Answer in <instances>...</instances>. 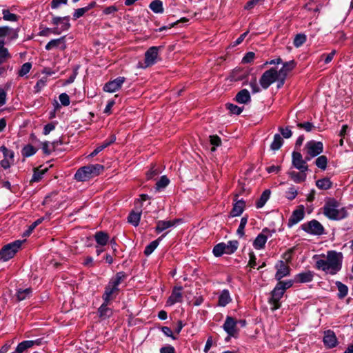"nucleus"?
<instances>
[{
  "label": "nucleus",
  "instance_id": "obj_1",
  "mask_svg": "<svg viewBox=\"0 0 353 353\" xmlns=\"http://www.w3.org/2000/svg\"><path fill=\"white\" fill-rule=\"evenodd\" d=\"M343 259V254L334 250L327 251L326 255L316 254L313 256L315 268L331 275L337 274L341 270Z\"/></svg>",
  "mask_w": 353,
  "mask_h": 353
},
{
  "label": "nucleus",
  "instance_id": "obj_2",
  "mask_svg": "<svg viewBox=\"0 0 353 353\" xmlns=\"http://www.w3.org/2000/svg\"><path fill=\"white\" fill-rule=\"evenodd\" d=\"M23 241L17 240L5 245L0 251V259L7 261L12 259L18 252Z\"/></svg>",
  "mask_w": 353,
  "mask_h": 353
},
{
  "label": "nucleus",
  "instance_id": "obj_3",
  "mask_svg": "<svg viewBox=\"0 0 353 353\" xmlns=\"http://www.w3.org/2000/svg\"><path fill=\"white\" fill-rule=\"evenodd\" d=\"M323 214L330 219H341L343 217L342 212L338 210V203L334 199L327 201L323 207Z\"/></svg>",
  "mask_w": 353,
  "mask_h": 353
},
{
  "label": "nucleus",
  "instance_id": "obj_4",
  "mask_svg": "<svg viewBox=\"0 0 353 353\" xmlns=\"http://www.w3.org/2000/svg\"><path fill=\"white\" fill-rule=\"evenodd\" d=\"M304 150L306 152V160H311L323 152V145L321 141L311 140L305 143Z\"/></svg>",
  "mask_w": 353,
  "mask_h": 353
},
{
  "label": "nucleus",
  "instance_id": "obj_5",
  "mask_svg": "<svg viewBox=\"0 0 353 353\" xmlns=\"http://www.w3.org/2000/svg\"><path fill=\"white\" fill-rule=\"evenodd\" d=\"M301 228L305 232L312 235L320 236L325 233V229L323 225L315 219L303 224Z\"/></svg>",
  "mask_w": 353,
  "mask_h": 353
},
{
  "label": "nucleus",
  "instance_id": "obj_6",
  "mask_svg": "<svg viewBox=\"0 0 353 353\" xmlns=\"http://www.w3.org/2000/svg\"><path fill=\"white\" fill-rule=\"evenodd\" d=\"M69 21V17H54L52 23L56 26V27L52 30V34H60L62 32L68 30L70 27Z\"/></svg>",
  "mask_w": 353,
  "mask_h": 353
},
{
  "label": "nucleus",
  "instance_id": "obj_7",
  "mask_svg": "<svg viewBox=\"0 0 353 353\" xmlns=\"http://www.w3.org/2000/svg\"><path fill=\"white\" fill-rule=\"evenodd\" d=\"M277 78L278 71L275 68H270L262 74L259 83L263 89H267L271 84L276 81Z\"/></svg>",
  "mask_w": 353,
  "mask_h": 353
},
{
  "label": "nucleus",
  "instance_id": "obj_8",
  "mask_svg": "<svg viewBox=\"0 0 353 353\" xmlns=\"http://www.w3.org/2000/svg\"><path fill=\"white\" fill-rule=\"evenodd\" d=\"M274 230L268 228L263 229L262 232L256 237L253 242V246L256 250H261L264 248L267 240L272 236Z\"/></svg>",
  "mask_w": 353,
  "mask_h": 353
},
{
  "label": "nucleus",
  "instance_id": "obj_9",
  "mask_svg": "<svg viewBox=\"0 0 353 353\" xmlns=\"http://www.w3.org/2000/svg\"><path fill=\"white\" fill-rule=\"evenodd\" d=\"M283 289L277 285L275 286L271 292V297L269 299V303L271 305V310H276L281 307L280 300L284 294Z\"/></svg>",
  "mask_w": 353,
  "mask_h": 353
},
{
  "label": "nucleus",
  "instance_id": "obj_10",
  "mask_svg": "<svg viewBox=\"0 0 353 353\" xmlns=\"http://www.w3.org/2000/svg\"><path fill=\"white\" fill-rule=\"evenodd\" d=\"M306 160L303 159L302 154L299 152H293L292 154V165L301 172H307L308 166Z\"/></svg>",
  "mask_w": 353,
  "mask_h": 353
},
{
  "label": "nucleus",
  "instance_id": "obj_11",
  "mask_svg": "<svg viewBox=\"0 0 353 353\" xmlns=\"http://www.w3.org/2000/svg\"><path fill=\"white\" fill-rule=\"evenodd\" d=\"M237 321L232 317L228 316L223 325V330L228 334V338L236 337L238 334L236 328Z\"/></svg>",
  "mask_w": 353,
  "mask_h": 353
},
{
  "label": "nucleus",
  "instance_id": "obj_12",
  "mask_svg": "<svg viewBox=\"0 0 353 353\" xmlns=\"http://www.w3.org/2000/svg\"><path fill=\"white\" fill-rule=\"evenodd\" d=\"M161 47H150L145 53V66L147 68L153 65L156 62Z\"/></svg>",
  "mask_w": 353,
  "mask_h": 353
},
{
  "label": "nucleus",
  "instance_id": "obj_13",
  "mask_svg": "<svg viewBox=\"0 0 353 353\" xmlns=\"http://www.w3.org/2000/svg\"><path fill=\"white\" fill-rule=\"evenodd\" d=\"M0 151L3 152L4 157L3 159L0 161V164L3 168L8 169L14 162V152L8 150L3 145L0 148Z\"/></svg>",
  "mask_w": 353,
  "mask_h": 353
},
{
  "label": "nucleus",
  "instance_id": "obj_14",
  "mask_svg": "<svg viewBox=\"0 0 353 353\" xmlns=\"http://www.w3.org/2000/svg\"><path fill=\"white\" fill-rule=\"evenodd\" d=\"M125 78L123 77H119L115 79L108 82L103 87V90L108 92H114L119 90L123 83L125 82Z\"/></svg>",
  "mask_w": 353,
  "mask_h": 353
},
{
  "label": "nucleus",
  "instance_id": "obj_15",
  "mask_svg": "<svg viewBox=\"0 0 353 353\" xmlns=\"http://www.w3.org/2000/svg\"><path fill=\"white\" fill-rule=\"evenodd\" d=\"M276 272L275 274V279L277 281H280L285 276L290 274V267L283 261H279L275 265Z\"/></svg>",
  "mask_w": 353,
  "mask_h": 353
},
{
  "label": "nucleus",
  "instance_id": "obj_16",
  "mask_svg": "<svg viewBox=\"0 0 353 353\" xmlns=\"http://www.w3.org/2000/svg\"><path fill=\"white\" fill-rule=\"evenodd\" d=\"M119 291V288H116L110 283L105 288L104 293L102 296L103 300L105 302H110L112 300L116 298Z\"/></svg>",
  "mask_w": 353,
  "mask_h": 353
},
{
  "label": "nucleus",
  "instance_id": "obj_17",
  "mask_svg": "<svg viewBox=\"0 0 353 353\" xmlns=\"http://www.w3.org/2000/svg\"><path fill=\"white\" fill-rule=\"evenodd\" d=\"M314 276V272L310 270L300 272L294 276V281L299 283L311 282Z\"/></svg>",
  "mask_w": 353,
  "mask_h": 353
},
{
  "label": "nucleus",
  "instance_id": "obj_18",
  "mask_svg": "<svg viewBox=\"0 0 353 353\" xmlns=\"http://www.w3.org/2000/svg\"><path fill=\"white\" fill-rule=\"evenodd\" d=\"M54 48H60L61 50H64L66 48L65 37H61L59 39H52L46 46V50H51Z\"/></svg>",
  "mask_w": 353,
  "mask_h": 353
},
{
  "label": "nucleus",
  "instance_id": "obj_19",
  "mask_svg": "<svg viewBox=\"0 0 353 353\" xmlns=\"http://www.w3.org/2000/svg\"><path fill=\"white\" fill-rule=\"evenodd\" d=\"M304 218V210L303 208L296 209L293 211L292 215L290 216L288 225L291 228L293 225L298 223Z\"/></svg>",
  "mask_w": 353,
  "mask_h": 353
},
{
  "label": "nucleus",
  "instance_id": "obj_20",
  "mask_svg": "<svg viewBox=\"0 0 353 353\" xmlns=\"http://www.w3.org/2000/svg\"><path fill=\"white\" fill-rule=\"evenodd\" d=\"M182 287H175L172 292V294L168 299L167 304L169 305H172L176 303L181 302L182 299Z\"/></svg>",
  "mask_w": 353,
  "mask_h": 353
},
{
  "label": "nucleus",
  "instance_id": "obj_21",
  "mask_svg": "<svg viewBox=\"0 0 353 353\" xmlns=\"http://www.w3.org/2000/svg\"><path fill=\"white\" fill-rule=\"evenodd\" d=\"M90 170L87 166L79 168L74 174V179L78 181H85L92 178Z\"/></svg>",
  "mask_w": 353,
  "mask_h": 353
},
{
  "label": "nucleus",
  "instance_id": "obj_22",
  "mask_svg": "<svg viewBox=\"0 0 353 353\" xmlns=\"http://www.w3.org/2000/svg\"><path fill=\"white\" fill-rule=\"evenodd\" d=\"M323 343L324 345L329 348H332L336 345L337 339L334 332L331 330L325 332Z\"/></svg>",
  "mask_w": 353,
  "mask_h": 353
},
{
  "label": "nucleus",
  "instance_id": "obj_23",
  "mask_svg": "<svg viewBox=\"0 0 353 353\" xmlns=\"http://www.w3.org/2000/svg\"><path fill=\"white\" fill-rule=\"evenodd\" d=\"M178 222V220L173 221H164L160 220L157 222V226L155 228V231L157 233H161L163 231L172 228L175 225V224Z\"/></svg>",
  "mask_w": 353,
  "mask_h": 353
},
{
  "label": "nucleus",
  "instance_id": "obj_24",
  "mask_svg": "<svg viewBox=\"0 0 353 353\" xmlns=\"http://www.w3.org/2000/svg\"><path fill=\"white\" fill-rule=\"evenodd\" d=\"M5 37H8L10 40H13L18 37V34L16 30L8 26H0V38Z\"/></svg>",
  "mask_w": 353,
  "mask_h": 353
},
{
  "label": "nucleus",
  "instance_id": "obj_25",
  "mask_svg": "<svg viewBox=\"0 0 353 353\" xmlns=\"http://www.w3.org/2000/svg\"><path fill=\"white\" fill-rule=\"evenodd\" d=\"M235 100L239 103L245 104L251 101L250 92L246 89L239 91L235 97Z\"/></svg>",
  "mask_w": 353,
  "mask_h": 353
},
{
  "label": "nucleus",
  "instance_id": "obj_26",
  "mask_svg": "<svg viewBox=\"0 0 353 353\" xmlns=\"http://www.w3.org/2000/svg\"><path fill=\"white\" fill-rule=\"evenodd\" d=\"M245 208V201L243 200L237 201L234 204L231 211L232 216H240Z\"/></svg>",
  "mask_w": 353,
  "mask_h": 353
},
{
  "label": "nucleus",
  "instance_id": "obj_27",
  "mask_svg": "<svg viewBox=\"0 0 353 353\" xmlns=\"http://www.w3.org/2000/svg\"><path fill=\"white\" fill-rule=\"evenodd\" d=\"M32 294V290L30 288L22 289L19 288L17 290V299L19 301H23L25 299H29Z\"/></svg>",
  "mask_w": 353,
  "mask_h": 353
},
{
  "label": "nucleus",
  "instance_id": "obj_28",
  "mask_svg": "<svg viewBox=\"0 0 353 353\" xmlns=\"http://www.w3.org/2000/svg\"><path fill=\"white\" fill-rule=\"evenodd\" d=\"M165 234H163L160 237H159L157 239L152 241L150 244H148L144 250V254L146 256L150 255L154 250L157 248V246L159 244V242L165 237Z\"/></svg>",
  "mask_w": 353,
  "mask_h": 353
},
{
  "label": "nucleus",
  "instance_id": "obj_29",
  "mask_svg": "<svg viewBox=\"0 0 353 353\" xmlns=\"http://www.w3.org/2000/svg\"><path fill=\"white\" fill-rule=\"evenodd\" d=\"M94 239L99 245L104 246L109 241V236L107 233L101 231L96 232Z\"/></svg>",
  "mask_w": 353,
  "mask_h": 353
},
{
  "label": "nucleus",
  "instance_id": "obj_30",
  "mask_svg": "<svg viewBox=\"0 0 353 353\" xmlns=\"http://www.w3.org/2000/svg\"><path fill=\"white\" fill-rule=\"evenodd\" d=\"M126 274L123 272H119L116 274V275L112 277L108 283L110 285L119 288V285L126 279Z\"/></svg>",
  "mask_w": 353,
  "mask_h": 353
},
{
  "label": "nucleus",
  "instance_id": "obj_31",
  "mask_svg": "<svg viewBox=\"0 0 353 353\" xmlns=\"http://www.w3.org/2000/svg\"><path fill=\"white\" fill-rule=\"evenodd\" d=\"M231 301L232 299L230 297L229 291L228 290H223L219 296L218 305L221 307H225Z\"/></svg>",
  "mask_w": 353,
  "mask_h": 353
},
{
  "label": "nucleus",
  "instance_id": "obj_32",
  "mask_svg": "<svg viewBox=\"0 0 353 353\" xmlns=\"http://www.w3.org/2000/svg\"><path fill=\"white\" fill-rule=\"evenodd\" d=\"M296 65V63L294 61H290L285 62L283 64V67L278 71V74L282 76L287 77L288 72L292 71Z\"/></svg>",
  "mask_w": 353,
  "mask_h": 353
},
{
  "label": "nucleus",
  "instance_id": "obj_33",
  "mask_svg": "<svg viewBox=\"0 0 353 353\" xmlns=\"http://www.w3.org/2000/svg\"><path fill=\"white\" fill-rule=\"evenodd\" d=\"M306 172H295V171H289L288 175L295 182V183H301L305 180L306 179Z\"/></svg>",
  "mask_w": 353,
  "mask_h": 353
},
{
  "label": "nucleus",
  "instance_id": "obj_34",
  "mask_svg": "<svg viewBox=\"0 0 353 353\" xmlns=\"http://www.w3.org/2000/svg\"><path fill=\"white\" fill-rule=\"evenodd\" d=\"M95 5H96V3L94 1H92L91 3H89V5L88 6L77 9L73 14L74 19H77L82 17L85 12H87L88 10H90L93 7H94Z\"/></svg>",
  "mask_w": 353,
  "mask_h": 353
},
{
  "label": "nucleus",
  "instance_id": "obj_35",
  "mask_svg": "<svg viewBox=\"0 0 353 353\" xmlns=\"http://www.w3.org/2000/svg\"><path fill=\"white\" fill-rule=\"evenodd\" d=\"M270 191L269 190H265L262 194L261 195L259 199L256 203V208H261L264 206L265 203L270 198Z\"/></svg>",
  "mask_w": 353,
  "mask_h": 353
},
{
  "label": "nucleus",
  "instance_id": "obj_36",
  "mask_svg": "<svg viewBox=\"0 0 353 353\" xmlns=\"http://www.w3.org/2000/svg\"><path fill=\"white\" fill-rule=\"evenodd\" d=\"M332 183L329 178H323L316 181V185L321 190H328L332 187Z\"/></svg>",
  "mask_w": 353,
  "mask_h": 353
},
{
  "label": "nucleus",
  "instance_id": "obj_37",
  "mask_svg": "<svg viewBox=\"0 0 353 353\" xmlns=\"http://www.w3.org/2000/svg\"><path fill=\"white\" fill-rule=\"evenodd\" d=\"M239 243L236 241H230L225 243V252L226 254L234 253L238 248Z\"/></svg>",
  "mask_w": 353,
  "mask_h": 353
},
{
  "label": "nucleus",
  "instance_id": "obj_38",
  "mask_svg": "<svg viewBox=\"0 0 353 353\" xmlns=\"http://www.w3.org/2000/svg\"><path fill=\"white\" fill-rule=\"evenodd\" d=\"M283 140L279 134H275L274 140L270 145V148L272 150H278L282 146Z\"/></svg>",
  "mask_w": 353,
  "mask_h": 353
},
{
  "label": "nucleus",
  "instance_id": "obj_39",
  "mask_svg": "<svg viewBox=\"0 0 353 353\" xmlns=\"http://www.w3.org/2000/svg\"><path fill=\"white\" fill-rule=\"evenodd\" d=\"M141 212H131L128 216V220L134 226H137L141 219Z\"/></svg>",
  "mask_w": 353,
  "mask_h": 353
},
{
  "label": "nucleus",
  "instance_id": "obj_40",
  "mask_svg": "<svg viewBox=\"0 0 353 353\" xmlns=\"http://www.w3.org/2000/svg\"><path fill=\"white\" fill-rule=\"evenodd\" d=\"M88 167L90 170V172L92 178L99 175L104 169L103 165L101 164H90Z\"/></svg>",
  "mask_w": 353,
  "mask_h": 353
},
{
  "label": "nucleus",
  "instance_id": "obj_41",
  "mask_svg": "<svg viewBox=\"0 0 353 353\" xmlns=\"http://www.w3.org/2000/svg\"><path fill=\"white\" fill-rule=\"evenodd\" d=\"M149 7L155 13H162L163 12V3L160 0L152 1Z\"/></svg>",
  "mask_w": 353,
  "mask_h": 353
},
{
  "label": "nucleus",
  "instance_id": "obj_42",
  "mask_svg": "<svg viewBox=\"0 0 353 353\" xmlns=\"http://www.w3.org/2000/svg\"><path fill=\"white\" fill-rule=\"evenodd\" d=\"M336 285L339 290L338 296L340 299L344 298L348 292V288L345 284L342 283L341 281H336Z\"/></svg>",
  "mask_w": 353,
  "mask_h": 353
},
{
  "label": "nucleus",
  "instance_id": "obj_43",
  "mask_svg": "<svg viewBox=\"0 0 353 353\" xmlns=\"http://www.w3.org/2000/svg\"><path fill=\"white\" fill-rule=\"evenodd\" d=\"M109 303L103 301V304L99 307L98 312L101 317H107L110 315L111 311L108 307Z\"/></svg>",
  "mask_w": 353,
  "mask_h": 353
},
{
  "label": "nucleus",
  "instance_id": "obj_44",
  "mask_svg": "<svg viewBox=\"0 0 353 353\" xmlns=\"http://www.w3.org/2000/svg\"><path fill=\"white\" fill-rule=\"evenodd\" d=\"M3 19L8 21H17L19 16L14 13H11L9 10L4 9L2 10Z\"/></svg>",
  "mask_w": 353,
  "mask_h": 353
},
{
  "label": "nucleus",
  "instance_id": "obj_45",
  "mask_svg": "<svg viewBox=\"0 0 353 353\" xmlns=\"http://www.w3.org/2000/svg\"><path fill=\"white\" fill-rule=\"evenodd\" d=\"M10 57V54L7 48H4V42L0 41V63L6 61Z\"/></svg>",
  "mask_w": 353,
  "mask_h": 353
},
{
  "label": "nucleus",
  "instance_id": "obj_46",
  "mask_svg": "<svg viewBox=\"0 0 353 353\" xmlns=\"http://www.w3.org/2000/svg\"><path fill=\"white\" fill-rule=\"evenodd\" d=\"M327 158L325 155L319 156L315 161V165L320 169L325 170L327 168Z\"/></svg>",
  "mask_w": 353,
  "mask_h": 353
},
{
  "label": "nucleus",
  "instance_id": "obj_47",
  "mask_svg": "<svg viewBox=\"0 0 353 353\" xmlns=\"http://www.w3.org/2000/svg\"><path fill=\"white\" fill-rule=\"evenodd\" d=\"M336 53V51L335 50H333L329 54H322L319 57V61H323L325 64H327L332 61Z\"/></svg>",
  "mask_w": 353,
  "mask_h": 353
},
{
  "label": "nucleus",
  "instance_id": "obj_48",
  "mask_svg": "<svg viewBox=\"0 0 353 353\" xmlns=\"http://www.w3.org/2000/svg\"><path fill=\"white\" fill-rule=\"evenodd\" d=\"M225 243H219L216 244L212 250V252L214 255L216 257H219L222 256L223 254H225Z\"/></svg>",
  "mask_w": 353,
  "mask_h": 353
},
{
  "label": "nucleus",
  "instance_id": "obj_49",
  "mask_svg": "<svg viewBox=\"0 0 353 353\" xmlns=\"http://www.w3.org/2000/svg\"><path fill=\"white\" fill-rule=\"evenodd\" d=\"M170 183V180L166 176H162L161 179L156 183L157 190H160L165 188Z\"/></svg>",
  "mask_w": 353,
  "mask_h": 353
},
{
  "label": "nucleus",
  "instance_id": "obj_50",
  "mask_svg": "<svg viewBox=\"0 0 353 353\" xmlns=\"http://www.w3.org/2000/svg\"><path fill=\"white\" fill-rule=\"evenodd\" d=\"M48 81V77H43L40 79L36 83L34 87V90L35 92H39L46 85Z\"/></svg>",
  "mask_w": 353,
  "mask_h": 353
},
{
  "label": "nucleus",
  "instance_id": "obj_51",
  "mask_svg": "<svg viewBox=\"0 0 353 353\" xmlns=\"http://www.w3.org/2000/svg\"><path fill=\"white\" fill-rule=\"evenodd\" d=\"M37 150L31 145H26L22 150V155L26 157H29L34 154Z\"/></svg>",
  "mask_w": 353,
  "mask_h": 353
},
{
  "label": "nucleus",
  "instance_id": "obj_52",
  "mask_svg": "<svg viewBox=\"0 0 353 353\" xmlns=\"http://www.w3.org/2000/svg\"><path fill=\"white\" fill-rule=\"evenodd\" d=\"M46 172V169H43V170H40L39 168L35 169L34 171L32 177L31 179V182H37V181H40Z\"/></svg>",
  "mask_w": 353,
  "mask_h": 353
},
{
  "label": "nucleus",
  "instance_id": "obj_53",
  "mask_svg": "<svg viewBox=\"0 0 353 353\" xmlns=\"http://www.w3.org/2000/svg\"><path fill=\"white\" fill-rule=\"evenodd\" d=\"M247 223H248V217L247 216L242 217L241 219V221H240V224H239V228L236 231L237 234L241 237L243 236L245 234L244 230H245Z\"/></svg>",
  "mask_w": 353,
  "mask_h": 353
},
{
  "label": "nucleus",
  "instance_id": "obj_54",
  "mask_svg": "<svg viewBox=\"0 0 353 353\" xmlns=\"http://www.w3.org/2000/svg\"><path fill=\"white\" fill-rule=\"evenodd\" d=\"M306 41V36L303 34H296L294 39V46L296 48L301 46Z\"/></svg>",
  "mask_w": 353,
  "mask_h": 353
},
{
  "label": "nucleus",
  "instance_id": "obj_55",
  "mask_svg": "<svg viewBox=\"0 0 353 353\" xmlns=\"http://www.w3.org/2000/svg\"><path fill=\"white\" fill-rule=\"evenodd\" d=\"M32 68V64L29 62L23 63L18 72L19 77H23L27 74Z\"/></svg>",
  "mask_w": 353,
  "mask_h": 353
},
{
  "label": "nucleus",
  "instance_id": "obj_56",
  "mask_svg": "<svg viewBox=\"0 0 353 353\" xmlns=\"http://www.w3.org/2000/svg\"><path fill=\"white\" fill-rule=\"evenodd\" d=\"M228 110L234 114L239 115L243 111V108L239 107L236 105L232 104V103H228L226 104Z\"/></svg>",
  "mask_w": 353,
  "mask_h": 353
},
{
  "label": "nucleus",
  "instance_id": "obj_57",
  "mask_svg": "<svg viewBox=\"0 0 353 353\" xmlns=\"http://www.w3.org/2000/svg\"><path fill=\"white\" fill-rule=\"evenodd\" d=\"M293 281L292 280H288L285 281H281V280L279 281L276 285L278 287H280L281 289H283V292H285V290L290 288H291L293 285Z\"/></svg>",
  "mask_w": 353,
  "mask_h": 353
},
{
  "label": "nucleus",
  "instance_id": "obj_58",
  "mask_svg": "<svg viewBox=\"0 0 353 353\" xmlns=\"http://www.w3.org/2000/svg\"><path fill=\"white\" fill-rule=\"evenodd\" d=\"M54 143H50L48 141H46L42 143V150L43 153L46 154H50L52 152V150L54 148Z\"/></svg>",
  "mask_w": 353,
  "mask_h": 353
},
{
  "label": "nucleus",
  "instance_id": "obj_59",
  "mask_svg": "<svg viewBox=\"0 0 353 353\" xmlns=\"http://www.w3.org/2000/svg\"><path fill=\"white\" fill-rule=\"evenodd\" d=\"M210 143L213 145L212 148V151H215V146H219L221 145V141L219 137L217 135L210 136Z\"/></svg>",
  "mask_w": 353,
  "mask_h": 353
},
{
  "label": "nucleus",
  "instance_id": "obj_60",
  "mask_svg": "<svg viewBox=\"0 0 353 353\" xmlns=\"http://www.w3.org/2000/svg\"><path fill=\"white\" fill-rule=\"evenodd\" d=\"M297 195V190L294 187H290L286 192V197L288 199L292 201L296 198Z\"/></svg>",
  "mask_w": 353,
  "mask_h": 353
},
{
  "label": "nucleus",
  "instance_id": "obj_61",
  "mask_svg": "<svg viewBox=\"0 0 353 353\" xmlns=\"http://www.w3.org/2000/svg\"><path fill=\"white\" fill-rule=\"evenodd\" d=\"M297 127L304 129L306 132H310L314 128V125L310 122L299 123Z\"/></svg>",
  "mask_w": 353,
  "mask_h": 353
},
{
  "label": "nucleus",
  "instance_id": "obj_62",
  "mask_svg": "<svg viewBox=\"0 0 353 353\" xmlns=\"http://www.w3.org/2000/svg\"><path fill=\"white\" fill-rule=\"evenodd\" d=\"M61 103L64 106L70 105V97L66 93H62L59 97Z\"/></svg>",
  "mask_w": 353,
  "mask_h": 353
},
{
  "label": "nucleus",
  "instance_id": "obj_63",
  "mask_svg": "<svg viewBox=\"0 0 353 353\" xmlns=\"http://www.w3.org/2000/svg\"><path fill=\"white\" fill-rule=\"evenodd\" d=\"M255 57V54L252 52H249L246 53L244 57L242 59L243 63H248L252 62Z\"/></svg>",
  "mask_w": 353,
  "mask_h": 353
},
{
  "label": "nucleus",
  "instance_id": "obj_64",
  "mask_svg": "<svg viewBox=\"0 0 353 353\" xmlns=\"http://www.w3.org/2000/svg\"><path fill=\"white\" fill-rule=\"evenodd\" d=\"M279 130L284 138L288 139L292 137V132L290 128H283L280 127L279 128Z\"/></svg>",
  "mask_w": 353,
  "mask_h": 353
}]
</instances>
